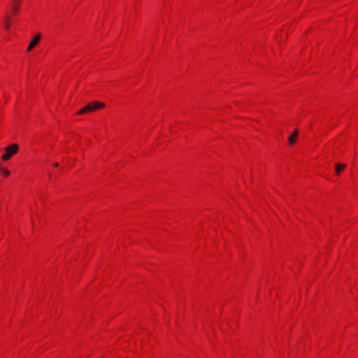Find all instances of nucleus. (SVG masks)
<instances>
[{
    "instance_id": "20e7f679",
    "label": "nucleus",
    "mask_w": 358,
    "mask_h": 358,
    "mask_svg": "<svg viewBox=\"0 0 358 358\" xmlns=\"http://www.w3.org/2000/svg\"><path fill=\"white\" fill-rule=\"evenodd\" d=\"M41 40V34H37L35 35L32 41L30 42V43L28 45L27 50L31 51L40 41Z\"/></svg>"
},
{
    "instance_id": "f257e3e1",
    "label": "nucleus",
    "mask_w": 358,
    "mask_h": 358,
    "mask_svg": "<svg viewBox=\"0 0 358 358\" xmlns=\"http://www.w3.org/2000/svg\"><path fill=\"white\" fill-rule=\"evenodd\" d=\"M105 106L104 103L97 101H94L88 103L83 107L81 110L77 112V114L82 115L85 113H90L99 108H102Z\"/></svg>"
},
{
    "instance_id": "39448f33",
    "label": "nucleus",
    "mask_w": 358,
    "mask_h": 358,
    "mask_svg": "<svg viewBox=\"0 0 358 358\" xmlns=\"http://www.w3.org/2000/svg\"><path fill=\"white\" fill-rule=\"evenodd\" d=\"M298 136V131L296 129L293 131L292 134L288 138L289 143L293 145L296 143V140Z\"/></svg>"
},
{
    "instance_id": "423d86ee",
    "label": "nucleus",
    "mask_w": 358,
    "mask_h": 358,
    "mask_svg": "<svg viewBox=\"0 0 358 358\" xmlns=\"http://www.w3.org/2000/svg\"><path fill=\"white\" fill-rule=\"evenodd\" d=\"M346 166L345 164H337L335 166L336 174H339L341 171Z\"/></svg>"
},
{
    "instance_id": "f03ea898",
    "label": "nucleus",
    "mask_w": 358,
    "mask_h": 358,
    "mask_svg": "<svg viewBox=\"0 0 358 358\" xmlns=\"http://www.w3.org/2000/svg\"><path fill=\"white\" fill-rule=\"evenodd\" d=\"M19 146L16 143H13L4 148L5 153L1 156V159L4 161L9 160L13 155L17 152Z\"/></svg>"
},
{
    "instance_id": "7ed1b4c3",
    "label": "nucleus",
    "mask_w": 358,
    "mask_h": 358,
    "mask_svg": "<svg viewBox=\"0 0 358 358\" xmlns=\"http://www.w3.org/2000/svg\"><path fill=\"white\" fill-rule=\"evenodd\" d=\"M22 1V0H11L10 7L13 15H17V12L20 10Z\"/></svg>"
},
{
    "instance_id": "6e6552de",
    "label": "nucleus",
    "mask_w": 358,
    "mask_h": 358,
    "mask_svg": "<svg viewBox=\"0 0 358 358\" xmlns=\"http://www.w3.org/2000/svg\"><path fill=\"white\" fill-rule=\"evenodd\" d=\"M3 173L5 176H8L10 175V171L7 169H3Z\"/></svg>"
},
{
    "instance_id": "0eeeda50",
    "label": "nucleus",
    "mask_w": 358,
    "mask_h": 358,
    "mask_svg": "<svg viewBox=\"0 0 358 358\" xmlns=\"http://www.w3.org/2000/svg\"><path fill=\"white\" fill-rule=\"evenodd\" d=\"M10 17L9 15H6L4 19V26L6 29H9L10 28Z\"/></svg>"
},
{
    "instance_id": "1a4fd4ad",
    "label": "nucleus",
    "mask_w": 358,
    "mask_h": 358,
    "mask_svg": "<svg viewBox=\"0 0 358 358\" xmlns=\"http://www.w3.org/2000/svg\"><path fill=\"white\" fill-rule=\"evenodd\" d=\"M54 166H58V163H57V162H56V163H55V164H54Z\"/></svg>"
}]
</instances>
